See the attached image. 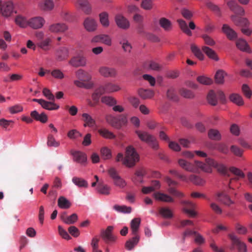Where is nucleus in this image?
<instances>
[{
  "label": "nucleus",
  "instance_id": "obj_1",
  "mask_svg": "<svg viewBox=\"0 0 252 252\" xmlns=\"http://www.w3.org/2000/svg\"><path fill=\"white\" fill-rule=\"evenodd\" d=\"M178 162L182 168L188 172L196 173L199 169L208 173L212 172V169L206 164L202 162L195 161L194 162L191 163L185 159H179Z\"/></svg>",
  "mask_w": 252,
  "mask_h": 252
},
{
  "label": "nucleus",
  "instance_id": "obj_2",
  "mask_svg": "<svg viewBox=\"0 0 252 252\" xmlns=\"http://www.w3.org/2000/svg\"><path fill=\"white\" fill-rule=\"evenodd\" d=\"M139 160V156L135 149L131 146L127 147L124 159V164L128 167H131Z\"/></svg>",
  "mask_w": 252,
  "mask_h": 252
},
{
  "label": "nucleus",
  "instance_id": "obj_3",
  "mask_svg": "<svg viewBox=\"0 0 252 252\" xmlns=\"http://www.w3.org/2000/svg\"><path fill=\"white\" fill-rule=\"evenodd\" d=\"M135 133L141 141L148 144L153 149L157 150L158 148V142L153 135L141 130H136Z\"/></svg>",
  "mask_w": 252,
  "mask_h": 252
},
{
  "label": "nucleus",
  "instance_id": "obj_4",
  "mask_svg": "<svg viewBox=\"0 0 252 252\" xmlns=\"http://www.w3.org/2000/svg\"><path fill=\"white\" fill-rule=\"evenodd\" d=\"M206 162L207 163L206 165L210 168L213 167L220 174L225 176H229L227 169L224 164L218 162L211 158H206ZM210 169H211V168Z\"/></svg>",
  "mask_w": 252,
  "mask_h": 252
},
{
  "label": "nucleus",
  "instance_id": "obj_5",
  "mask_svg": "<svg viewBox=\"0 0 252 252\" xmlns=\"http://www.w3.org/2000/svg\"><path fill=\"white\" fill-rule=\"evenodd\" d=\"M113 230L112 226H109L105 230H102L101 232V237L106 243L114 242L116 240V237L115 236L112 232Z\"/></svg>",
  "mask_w": 252,
  "mask_h": 252
},
{
  "label": "nucleus",
  "instance_id": "obj_6",
  "mask_svg": "<svg viewBox=\"0 0 252 252\" xmlns=\"http://www.w3.org/2000/svg\"><path fill=\"white\" fill-rule=\"evenodd\" d=\"M83 26L87 32H94L97 29V23L94 18L91 17H88L85 19Z\"/></svg>",
  "mask_w": 252,
  "mask_h": 252
},
{
  "label": "nucleus",
  "instance_id": "obj_7",
  "mask_svg": "<svg viewBox=\"0 0 252 252\" xmlns=\"http://www.w3.org/2000/svg\"><path fill=\"white\" fill-rule=\"evenodd\" d=\"M216 200L227 206L234 204V201L231 199L230 196L224 190L217 193Z\"/></svg>",
  "mask_w": 252,
  "mask_h": 252
},
{
  "label": "nucleus",
  "instance_id": "obj_8",
  "mask_svg": "<svg viewBox=\"0 0 252 252\" xmlns=\"http://www.w3.org/2000/svg\"><path fill=\"white\" fill-rule=\"evenodd\" d=\"M13 5L10 1H7L3 3L0 0V11L2 15L5 17L10 16L13 12Z\"/></svg>",
  "mask_w": 252,
  "mask_h": 252
},
{
  "label": "nucleus",
  "instance_id": "obj_9",
  "mask_svg": "<svg viewBox=\"0 0 252 252\" xmlns=\"http://www.w3.org/2000/svg\"><path fill=\"white\" fill-rule=\"evenodd\" d=\"M104 94H110L118 92L121 90L120 87L117 84L110 82H106L100 86Z\"/></svg>",
  "mask_w": 252,
  "mask_h": 252
},
{
  "label": "nucleus",
  "instance_id": "obj_10",
  "mask_svg": "<svg viewBox=\"0 0 252 252\" xmlns=\"http://www.w3.org/2000/svg\"><path fill=\"white\" fill-rule=\"evenodd\" d=\"M69 64L75 67L84 66L86 64V59L82 55L74 56L69 61Z\"/></svg>",
  "mask_w": 252,
  "mask_h": 252
},
{
  "label": "nucleus",
  "instance_id": "obj_11",
  "mask_svg": "<svg viewBox=\"0 0 252 252\" xmlns=\"http://www.w3.org/2000/svg\"><path fill=\"white\" fill-rule=\"evenodd\" d=\"M99 72L101 75L106 78L115 77L117 74L115 68L105 66L100 67L99 69Z\"/></svg>",
  "mask_w": 252,
  "mask_h": 252
},
{
  "label": "nucleus",
  "instance_id": "obj_12",
  "mask_svg": "<svg viewBox=\"0 0 252 252\" xmlns=\"http://www.w3.org/2000/svg\"><path fill=\"white\" fill-rule=\"evenodd\" d=\"M229 171L237 176L236 177L231 178L229 181L228 185L229 188L233 189L234 188L232 185L233 182L237 181L240 178H244L245 177V174L240 169L234 167H230L229 168Z\"/></svg>",
  "mask_w": 252,
  "mask_h": 252
},
{
  "label": "nucleus",
  "instance_id": "obj_13",
  "mask_svg": "<svg viewBox=\"0 0 252 252\" xmlns=\"http://www.w3.org/2000/svg\"><path fill=\"white\" fill-rule=\"evenodd\" d=\"M92 42H101L107 46H111L112 44V39L110 36L107 34H101L94 36L92 40Z\"/></svg>",
  "mask_w": 252,
  "mask_h": 252
},
{
  "label": "nucleus",
  "instance_id": "obj_14",
  "mask_svg": "<svg viewBox=\"0 0 252 252\" xmlns=\"http://www.w3.org/2000/svg\"><path fill=\"white\" fill-rule=\"evenodd\" d=\"M115 21L117 26L122 29L127 30L129 27L128 21L121 14L115 16Z\"/></svg>",
  "mask_w": 252,
  "mask_h": 252
},
{
  "label": "nucleus",
  "instance_id": "obj_15",
  "mask_svg": "<svg viewBox=\"0 0 252 252\" xmlns=\"http://www.w3.org/2000/svg\"><path fill=\"white\" fill-rule=\"evenodd\" d=\"M229 237L232 241L233 244L237 247L239 252H247L246 244L242 242L236 235L234 234H230L229 235Z\"/></svg>",
  "mask_w": 252,
  "mask_h": 252
},
{
  "label": "nucleus",
  "instance_id": "obj_16",
  "mask_svg": "<svg viewBox=\"0 0 252 252\" xmlns=\"http://www.w3.org/2000/svg\"><path fill=\"white\" fill-rule=\"evenodd\" d=\"M44 23L45 21L43 18L41 17H35L31 18L28 21V25L33 29H37L41 28Z\"/></svg>",
  "mask_w": 252,
  "mask_h": 252
},
{
  "label": "nucleus",
  "instance_id": "obj_17",
  "mask_svg": "<svg viewBox=\"0 0 252 252\" xmlns=\"http://www.w3.org/2000/svg\"><path fill=\"white\" fill-rule=\"evenodd\" d=\"M222 32L230 40L235 39L237 37V33L231 28L228 25L223 24L222 27Z\"/></svg>",
  "mask_w": 252,
  "mask_h": 252
},
{
  "label": "nucleus",
  "instance_id": "obj_18",
  "mask_svg": "<svg viewBox=\"0 0 252 252\" xmlns=\"http://www.w3.org/2000/svg\"><path fill=\"white\" fill-rule=\"evenodd\" d=\"M78 6L86 14L89 15L92 12L91 6L88 0H77Z\"/></svg>",
  "mask_w": 252,
  "mask_h": 252
},
{
  "label": "nucleus",
  "instance_id": "obj_19",
  "mask_svg": "<svg viewBox=\"0 0 252 252\" xmlns=\"http://www.w3.org/2000/svg\"><path fill=\"white\" fill-rule=\"evenodd\" d=\"M185 207L183 209L184 212L188 214L190 217H194L196 215V213L194 211L195 208V204L193 203L187 201L182 202Z\"/></svg>",
  "mask_w": 252,
  "mask_h": 252
},
{
  "label": "nucleus",
  "instance_id": "obj_20",
  "mask_svg": "<svg viewBox=\"0 0 252 252\" xmlns=\"http://www.w3.org/2000/svg\"><path fill=\"white\" fill-rule=\"evenodd\" d=\"M67 29V26L63 23H56L49 26V30L54 33L63 32Z\"/></svg>",
  "mask_w": 252,
  "mask_h": 252
},
{
  "label": "nucleus",
  "instance_id": "obj_21",
  "mask_svg": "<svg viewBox=\"0 0 252 252\" xmlns=\"http://www.w3.org/2000/svg\"><path fill=\"white\" fill-rule=\"evenodd\" d=\"M230 18L232 21L237 26L247 27L249 24V22L246 18L240 17L236 15H231Z\"/></svg>",
  "mask_w": 252,
  "mask_h": 252
},
{
  "label": "nucleus",
  "instance_id": "obj_22",
  "mask_svg": "<svg viewBox=\"0 0 252 252\" xmlns=\"http://www.w3.org/2000/svg\"><path fill=\"white\" fill-rule=\"evenodd\" d=\"M68 56V50L66 47H61L56 52V58L58 61L66 60Z\"/></svg>",
  "mask_w": 252,
  "mask_h": 252
},
{
  "label": "nucleus",
  "instance_id": "obj_23",
  "mask_svg": "<svg viewBox=\"0 0 252 252\" xmlns=\"http://www.w3.org/2000/svg\"><path fill=\"white\" fill-rule=\"evenodd\" d=\"M202 51L211 59L215 61H218L219 58L217 55L216 52L210 48V47L206 46L202 47Z\"/></svg>",
  "mask_w": 252,
  "mask_h": 252
},
{
  "label": "nucleus",
  "instance_id": "obj_24",
  "mask_svg": "<svg viewBox=\"0 0 252 252\" xmlns=\"http://www.w3.org/2000/svg\"><path fill=\"white\" fill-rule=\"evenodd\" d=\"M153 196L156 200L162 202H172L174 201L173 199L169 195L159 192L154 193Z\"/></svg>",
  "mask_w": 252,
  "mask_h": 252
},
{
  "label": "nucleus",
  "instance_id": "obj_25",
  "mask_svg": "<svg viewBox=\"0 0 252 252\" xmlns=\"http://www.w3.org/2000/svg\"><path fill=\"white\" fill-rule=\"evenodd\" d=\"M119 44L121 45L122 48L125 52L128 53L131 52L132 47L126 37H122L119 40Z\"/></svg>",
  "mask_w": 252,
  "mask_h": 252
},
{
  "label": "nucleus",
  "instance_id": "obj_26",
  "mask_svg": "<svg viewBox=\"0 0 252 252\" xmlns=\"http://www.w3.org/2000/svg\"><path fill=\"white\" fill-rule=\"evenodd\" d=\"M71 154L73 156L74 160L78 163L83 164L87 161L86 155L81 152H72Z\"/></svg>",
  "mask_w": 252,
  "mask_h": 252
},
{
  "label": "nucleus",
  "instance_id": "obj_27",
  "mask_svg": "<svg viewBox=\"0 0 252 252\" xmlns=\"http://www.w3.org/2000/svg\"><path fill=\"white\" fill-rule=\"evenodd\" d=\"M75 75L79 80L82 81L89 82L91 79L90 74L81 69L76 71Z\"/></svg>",
  "mask_w": 252,
  "mask_h": 252
},
{
  "label": "nucleus",
  "instance_id": "obj_28",
  "mask_svg": "<svg viewBox=\"0 0 252 252\" xmlns=\"http://www.w3.org/2000/svg\"><path fill=\"white\" fill-rule=\"evenodd\" d=\"M139 96L143 99H151L155 94V92L150 89H140L138 91Z\"/></svg>",
  "mask_w": 252,
  "mask_h": 252
},
{
  "label": "nucleus",
  "instance_id": "obj_29",
  "mask_svg": "<svg viewBox=\"0 0 252 252\" xmlns=\"http://www.w3.org/2000/svg\"><path fill=\"white\" fill-rule=\"evenodd\" d=\"M141 220L139 218L133 219L130 222V228L132 235L138 236L137 233L139 230Z\"/></svg>",
  "mask_w": 252,
  "mask_h": 252
},
{
  "label": "nucleus",
  "instance_id": "obj_30",
  "mask_svg": "<svg viewBox=\"0 0 252 252\" xmlns=\"http://www.w3.org/2000/svg\"><path fill=\"white\" fill-rule=\"evenodd\" d=\"M53 101H47L42 99L41 103H40V105L43 108L48 110H55L58 109L59 106Z\"/></svg>",
  "mask_w": 252,
  "mask_h": 252
},
{
  "label": "nucleus",
  "instance_id": "obj_31",
  "mask_svg": "<svg viewBox=\"0 0 252 252\" xmlns=\"http://www.w3.org/2000/svg\"><path fill=\"white\" fill-rule=\"evenodd\" d=\"M107 123L116 129H120V125L118 122L117 117L112 115H107L105 117Z\"/></svg>",
  "mask_w": 252,
  "mask_h": 252
},
{
  "label": "nucleus",
  "instance_id": "obj_32",
  "mask_svg": "<svg viewBox=\"0 0 252 252\" xmlns=\"http://www.w3.org/2000/svg\"><path fill=\"white\" fill-rule=\"evenodd\" d=\"M159 24L165 31H170L172 29L171 22L166 18H161L159 20Z\"/></svg>",
  "mask_w": 252,
  "mask_h": 252
},
{
  "label": "nucleus",
  "instance_id": "obj_33",
  "mask_svg": "<svg viewBox=\"0 0 252 252\" xmlns=\"http://www.w3.org/2000/svg\"><path fill=\"white\" fill-rule=\"evenodd\" d=\"M31 116L36 121H39L42 123H45L47 121L48 118L47 115L42 113L39 114L36 111L34 110L31 113Z\"/></svg>",
  "mask_w": 252,
  "mask_h": 252
},
{
  "label": "nucleus",
  "instance_id": "obj_34",
  "mask_svg": "<svg viewBox=\"0 0 252 252\" xmlns=\"http://www.w3.org/2000/svg\"><path fill=\"white\" fill-rule=\"evenodd\" d=\"M71 205L70 202L65 197L62 196L58 198V205L60 208L63 209H68L70 207Z\"/></svg>",
  "mask_w": 252,
  "mask_h": 252
},
{
  "label": "nucleus",
  "instance_id": "obj_35",
  "mask_svg": "<svg viewBox=\"0 0 252 252\" xmlns=\"http://www.w3.org/2000/svg\"><path fill=\"white\" fill-rule=\"evenodd\" d=\"M83 121L85 122L84 126L93 127L95 125V122L92 117L87 113L82 114Z\"/></svg>",
  "mask_w": 252,
  "mask_h": 252
},
{
  "label": "nucleus",
  "instance_id": "obj_36",
  "mask_svg": "<svg viewBox=\"0 0 252 252\" xmlns=\"http://www.w3.org/2000/svg\"><path fill=\"white\" fill-rule=\"evenodd\" d=\"M40 8L45 11H49L53 9L54 3L52 0H44L39 3Z\"/></svg>",
  "mask_w": 252,
  "mask_h": 252
},
{
  "label": "nucleus",
  "instance_id": "obj_37",
  "mask_svg": "<svg viewBox=\"0 0 252 252\" xmlns=\"http://www.w3.org/2000/svg\"><path fill=\"white\" fill-rule=\"evenodd\" d=\"M237 47L241 51L250 52V49L247 42L243 39H239L237 40Z\"/></svg>",
  "mask_w": 252,
  "mask_h": 252
},
{
  "label": "nucleus",
  "instance_id": "obj_38",
  "mask_svg": "<svg viewBox=\"0 0 252 252\" xmlns=\"http://www.w3.org/2000/svg\"><path fill=\"white\" fill-rule=\"evenodd\" d=\"M99 21L102 26L107 28L109 26V15L106 12H103L99 14Z\"/></svg>",
  "mask_w": 252,
  "mask_h": 252
},
{
  "label": "nucleus",
  "instance_id": "obj_39",
  "mask_svg": "<svg viewBox=\"0 0 252 252\" xmlns=\"http://www.w3.org/2000/svg\"><path fill=\"white\" fill-rule=\"evenodd\" d=\"M207 100L210 104L213 106L216 105L218 103L217 92L213 90L210 91L207 95Z\"/></svg>",
  "mask_w": 252,
  "mask_h": 252
},
{
  "label": "nucleus",
  "instance_id": "obj_40",
  "mask_svg": "<svg viewBox=\"0 0 252 252\" xmlns=\"http://www.w3.org/2000/svg\"><path fill=\"white\" fill-rule=\"evenodd\" d=\"M98 132L104 138L111 139H114L116 137V136L113 133L105 128L98 129Z\"/></svg>",
  "mask_w": 252,
  "mask_h": 252
},
{
  "label": "nucleus",
  "instance_id": "obj_41",
  "mask_svg": "<svg viewBox=\"0 0 252 252\" xmlns=\"http://www.w3.org/2000/svg\"><path fill=\"white\" fill-rule=\"evenodd\" d=\"M101 101L102 103L109 106H113L117 104V100L111 96H104L102 97Z\"/></svg>",
  "mask_w": 252,
  "mask_h": 252
},
{
  "label": "nucleus",
  "instance_id": "obj_42",
  "mask_svg": "<svg viewBox=\"0 0 252 252\" xmlns=\"http://www.w3.org/2000/svg\"><path fill=\"white\" fill-rule=\"evenodd\" d=\"M72 182L79 188H87L88 184L84 179L77 177H74L72 179Z\"/></svg>",
  "mask_w": 252,
  "mask_h": 252
},
{
  "label": "nucleus",
  "instance_id": "obj_43",
  "mask_svg": "<svg viewBox=\"0 0 252 252\" xmlns=\"http://www.w3.org/2000/svg\"><path fill=\"white\" fill-rule=\"evenodd\" d=\"M177 22L181 30L189 36L192 35V32L189 29L186 22L182 19H178Z\"/></svg>",
  "mask_w": 252,
  "mask_h": 252
},
{
  "label": "nucleus",
  "instance_id": "obj_44",
  "mask_svg": "<svg viewBox=\"0 0 252 252\" xmlns=\"http://www.w3.org/2000/svg\"><path fill=\"white\" fill-rule=\"evenodd\" d=\"M230 100L236 104L241 106L244 103L242 97L237 94H232L229 96Z\"/></svg>",
  "mask_w": 252,
  "mask_h": 252
},
{
  "label": "nucleus",
  "instance_id": "obj_45",
  "mask_svg": "<svg viewBox=\"0 0 252 252\" xmlns=\"http://www.w3.org/2000/svg\"><path fill=\"white\" fill-rule=\"evenodd\" d=\"M179 93L182 96L186 98L191 99L194 97L193 92L185 88H181L179 90Z\"/></svg>",
  "mask_w": 252,
  "mask_h": 252
},
{
  "label": "nucleus",
  "instance_id": "obj_46",
  "mask_svg": "<svg viewBox=\"0 0 252 252\" xmlns=\"http://www.w3.org/2000/svg\"><path fill=\"white\" fill-rule=\"evenodd\" d=\"M191 50L193 54L200 60H204V56L200 49L195 44L191 45Z\"/></svg>",
  "mask_w": 252,
  "mask_h": 252
},
{
  "label": "nucleus",
  "instance_id": "obj_47",
  "mask_svg": "<svg viewBox=\"0 0 252 252\" xmlns=\"http://www.w3.org/2000/svg\"><path fill=\"white\" fill-rule=\"evenodd\" d=\"M188 179V181H189L196 185L202 186L205 183V181L203 179L196 175H191Z\"/></svg>",
  "mask_w": 252,
  "mask_h": 252
},
{
  "label": "nucleus",
  "instance_id": "obj_48",
  "mask_svg": "<svg viewBox=\"0 0 252 252\" xmlns=\"http://www.w3.org/2000/svg\"><path fill=\"white\" fill-rule=\"evenodd\" d=\"M138 236H134L132 239L129 240L126 243V248L128 250H131L139 241Z\"/></svg>",
  "mask_w": 252,
  "mask_h": 252
},
{
  "label": "nucleus",
  "instance_id": "obj_49",
  "mask_svg": "<svg viewBox=\"0 0 252 252\" xmlns=\"http://www.w3.org/2000/svg\"><path fill=\"white\" fill-rule=\"evenodd\" d=\"M206 6L210 10L215 13L216 14H217L218 16H221V11L220 8L217 5L211 1H208L206 3Z\"/></svg>",
  "mask_w": 252,
  "mask_h": 252
},
{
  "label": "nucleus",
  "instance_id": "obj_50",
  "mask_svg": "<svg viewBox=\"0 0 252 252\" xmlns=\"http://www.w3.org/2000/svg\"><path fill=\"white\" fill-rule=\"evenodd\" d=\"M226 75V73L222 70H219L217 71L215 79L217 84H223L224 82V77Z\"/></svg>",
  "mask_w": 252,
  "mask_h": 252
},
{
  "label": "nucleus",
  "instance_id": "obj_51",
  "mask_svg": "<svg viewBox=\"0 0 252 252\" xmlns=\"http://www.w3.org/2000/svg\"><path fill=\"white\" fill-rule=\"evenodd\" d=\"M209 137L214 140H220L221 139V135L219 130L215 129H211L208 131Z\"/></svg>",
  "mask_w": 252,
  "mask_h": 252
},
{
  "label": "nucleus",
  "instance_id": "obj_52",
  "mask_svg": "<svg viewBox=\"0 0 252 252\" xmlns=\"http://www.w3.org/2000/svg\"><path fill=\"white\" fill-rule=\"evenodd\" d=\"M47 145L48 147L56 148L60 146V143L59 141H56L52 134H49L47 136Z\"/></svg>",
  "mask_w": 252,
  "mask_h": 252
},
{
  "label": "nucleus",
  "instance_id": "obj_53",
  "mask_svg": "<svg viewBox=\"0 0 252 252\" xmlns=\"http://www.w3.org/2000/svg\"><path fill=\"white\" fill-rule=\"evenodd\" d=\"M101 157L104 160L109 159L112 158L110 150L107 147H103L100 150Z\"/></svg>",
  "mask_w": 252,
  "mask_h": 252
},
{
  "label": "nucleus",
  "instance_id": "obj_54",
  "mask_svg": "<svg viewBox=\"0 0 252 252\" xmlns=\"http://www.w3.org/2000/svg\"><path fill=\"white\" fill-rule=\"evenodd\" d=\"M159 213L164 218L170 219L173 217L172 212L168 208H161L159 210Z\"/></svg>",
  "mask_w": 252,
  "mask_h": 252
},
{
  "label": "nucleus",
  "instance_id": "obj_55",
  "mask_svg": "<svg viewBox=\"0 0 252 252\" xmlns=\"http://www.w3.org/2000/svg\"><path fill=\"white\" fill-rule=\"evenodd\" d=\"M166 96L169 99L173 101L178 100V97L175 93V89L173 88H171L167 90Z\"/></svg>",
  "mask_w": 252,
  "mask_h": 252
},
{
  "label": "nucleus",
  "instance_id": "obj_56",
  "mask_svg": "<svg viewBox=\"0 0 252 252\" xmlns=\"http://www.w3.org/2000/svg\"><path fill=\"white\" fill-rule=\"evenodd\" d=\"M15 21L17 25L22 28H25L28 25V21H27L26 18L20 15L16 17Z\"/></svg>",
  "mask_w": 252,
  "mask_h": 252
},
{
  "label": "nucleus",
  "instance_id": "obj_57",
  "mask_svg": "<svg viewBox=\"0 0 252 252\" xmlns=\"http://www.w3.org/2000/svg\"><path fill=\"white\" fill-rule=\"evenodd\" d=\"M74 84L79 88H85L87 89H90L92 87L93 85L88 82L82 81L81 80H75L74 81Z\"/></svg>",
  "mask_w": 252,
  "mask_h": 252
},
{
  "label": "nucleus",
  "instance_id": "obj_58",
  "mask_svg": "<svg viewBox=\"0 0 252 252\" xmlns=\"http://www.w3.org/2000/svg\"><path fill=\"white\" fill-rule=\"evenodd\" d=\"M104 94L100 86L97 88L92 94V98L96 103L98 102L100 96Z\"/></svg>",
  "mask_w": 252,
  "mask_h": 252
},
{
  "label": "nucleus",
  "instance_id": "obj_59",
  "mask_svg": "<svg viewBox=\"0 0 252 252\" xmlns=\"http://www.w3.org/2000/svg\"><path fill=\"white\" fill-rule=\"evenodd\" d=\"M196 79L199 83L205 85H209L213 83L211 79L203 75L198 76Z\"/></svg>",
  "mask_w": 252,
  "mask_h": 252
},
{
  "label": "nucleus",
  "instance_id": "obj_60",
  "mask_svg": "<svg viewBox=\"0 0 252 252\" xmlns=\"http://www.w3.org/2000/svg\"><path fill=\"white\" fill-rule=\"evenodd\" d=\"M97 189V191L101 194L108 195L110 193V188L107 185L99 184Z\"/></svg>",
  "mask_w": 252,
  "mask_h": 252
},
{
  "label": "nucleus",
  "instance_id": "obj_61",
  "mask_svg": "<svg viewBox=\"0 0 252 252\" xmlns=\"http://www.w3.org/2000/svg\"><path fill=\"white\" fill-rule=\"evenodd\" d=\"M78 220V216L76 214L74 213L67 217V218H63V221L67 224H71L74 223Z\"/></svg>",
  "mask_w": 252,
  "mask_h": 252
},
{
  "label": "nucleus",
  "instance_id": "obj_62",
  "mask_svg": "<svg viewBox=\"0 0 252 252\" xmlns=\"http://www.w3.org/2000/svg\"><path fill=\"white\" fill-rule=\"evenodd\" d=\"M113 208L118 212L124 213H130L131 211V208L126 206H119L116 205L114 206Z\"/></svg>",
  "mask_w": 252,
  "mask_h": 252
},
{
  "label": "nucleus",
  "instance_id": "obj_63",
  "mask_svg": "<svg viewBox=\"0 0 252 252\" xmlns=\"http://www.w3.org/2000/svg\"><path fill=\"white\" fill-rule=\"evenodd\" d=\"M201 37L203 39L205 44L207 45L213 46L216 44L215 40L211 36L206 34H202Z\"/></svg>",
  "mask_w": 252,
  "mask_h": 252
},
{
  "label": "nucleus",
  "instance_id": "obj_64",
  "mask_svg": "<svg viewBox=\"0 0 252 252\" xmlns=\"http://www.w3.org/2000/svg\"><path fill=\"white\" fill-rule=\"evenodd\" d=\"M118 122L120 125V128L123 126L127 125V115L126 114H121L117 117Z\"/></svg>",
  "mask_w": 252,
  "mask_h": 252
}]
</instances>
